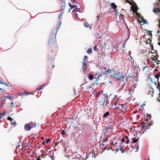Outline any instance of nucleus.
Masks as SVG:
<instances>
[{"label":"nucleus","instance_id":"1","mask_svg":"<svg viewBox=\"0 0 160 160\" xmlns=\"http://www.w3.org/2000/svg\"><path fill=\"white\" fill-rule=\"evenodd\" d=\"M56 34L52 33L50 34V39L48 43V48L51 54L48 55L49 58L53 59L56 55L58 47L57 44L56 36Z\"/></svg>","mask_w":160,"mask_h":160},{"label":"nucleus","instance_id":"2","mask_svg":"<svg viewBox=\"0 0 160 160\" xmlns=\"http://www.w3.org/2000/svg\"><path fill=\"white\" fill-rule=\"evenodd\" d=\"M108 96L103 93V92L100 91L97 94L96 97L98 100L97 102L101 106L104 107L107 106L106 98H108Z\"/></svg>","mask_w":160,"mask_h":160},{"label":"nucleus","instance_id":"3","mask_svg":"<svg viewBox=\"0 0 160 160\" xmlns=\"http://www.w3.org/2000/svg\"><path fill=\"white\" fill-rule=\"evenodd\" d=\"M115 79L123 81L124 74L123 73H121L120 72H116L115 75L113 78V79Z\"/></svg>","mask_w":160,"mask_h":160},{"label":"nucleus","instance_id":"4","mask_svg":"<svg viewBox=\"0 0 160 160\" xmlns=\"http://www.w3.org/2000/svg\"><path fill=\"white\" fill-rule=\"evenodd\" d=\"M155 4L156 6L158 8H155L153 9L152 11L155 13L160 14V0H158Z\"/></svg>","mask_w":160,"mask_h":160},{"label":"nucleus","instance_id":"5","mask_svg":"<svg viewBox=\"0 0 160 160\" xmlns=\"http://www.w3.org/2000/svg\"><path fill=\"white\" fill-rule=\"evenodd\" d=\"M116 71L114 70H107V72L105 74L108 77H110L111 78L113 79V78L115 75Z\"/></svg>","mask_w":160,"mask_h":160},{"label":"nucleus","instance_id":"6","mask_svg":"<svg viewBox=\"0 0 160 160\" xmlns=\"http://www.w3.org/2000/svg\"><path fill=\"white\" fill-rule=\"evenodd\" d=\"M81 87L82 92H85L89 88L91 87V86L87 83H85L82 84L81 86Z\"/></svg>","mask_w":160,"mask_h":160},{"label":"nucleus","instance_id":"7","mask_svg":"<svg viewBox=\"0 0 160 160\" xmlns=\"http://www.w3.org/2000/svg\"><path fill=\"white\" fill-rule=\"evenodd\" d=\"M95 78L96 79L95 82H96L98 81H100L102 78H105V77L102 73H96L95 75Z\"/></svg>","mask_w":160,"mask_h":160},{"label":"nucleus","instance_id":"8","mask_svg":"<svg viewBox=\"0 0 160 160\" xmlns=\"http://www.w3.org/2000/svg\"><path fill=\"white\" fill-rule=\"evenodd\" d=\"M75 17L79 19H82V14L81 12L78 11H77L74 13Z\"/></svg>","mask_w":160,"mask_h":160},{"label":"nucleus","instance_id":"9","mask_svg":"<svg viewBox=\"0 0 160 160\" xmlns=\"http://www.w3.org/2000/svg\"><path fill=\"white\" fill-rule=\"evenodd\" d=\"M36 126V125H35L34 126H30L28 124H26L24 126V128L27 131H28L30 130L31 128H34Z\"/></svg>","mask_w":160,"mask_h":160},{"label":"nucleus","instance_id":"10","mask_svg":"<svg viewBox=\"0 0 160 160\" xmlns=\"http://www.w3.org/2000/svg\"><path fill=\"white\" fill-rule=\"evenodd\" d=\"M116 108L120 109L123 112H125L126 110V108H124L123 107V105L122 104L119 105V107H117Z\"/></svg>","mask_w":160,"mask_h":160},{"label":"nucleus","instance_id":"11","mask_svg":"<svg viewBox=\"0 0 160 160\" xmlns=\"http://www.w3.org/2000/svg\"><path fill=\"white\" fill-rule=\"evenodd\" d=\"M153 60L154 61V63H155L156 67H160V61L155 59H153Z\"/></svg>","mask_w":160,"mask_h":160},{"label":"nucleus","instance_id":"12","mask_svg":"<svg viewBox=\"0 0 160 160\" xmlns=\"http://www.w3.org/2000/svg\"><path fill=\"white\" fill-rule=\"evenodd\" d=\"M131 8L133 13H135L137 12V11L138 10V8L137 6H132L131 7Z\"/></svg>","mask_w":160,"mask_h":160},{"label":"nucleus","instance_id":"13","mask_svg":"<svg viewBox=\"0 0 160 160\" xmlns=\"http://www.w3.org/2000/svg\"><path fill=\"white\" fill-rule=\"evenodd\" d=\"M147 126L146 124L144 122H143L141 124V128L143 129H147Z\"/></svg>","mask_w":160,"mask_h":160},{"label":"nucleus","instance_id":"14","mask_svg":"<svg viewBox=\"0 0 160 160\" xmlns=\"http://www.w3.org/2000/svg\"><path fill=\"white\" fill-rule=\"evenodd\" d=\"M85 62L84 61H83V63H82V69H83V70H84L86 69L87 68V64L85 63Z\"/></svg>","mask_w":160,"mask_h":160},{"label":"nucleus","instance_id":"15","mask_svg":"<svg viewBox=\"0 0 160 160\" xmlns=\"http://www.w3.org/2000/svg\"><path fill=\"white\" fill-rule=\"evenodd\" d=\"M65 3H63V4H62L61 7V10L62 12L64 10L65 7Z\"/></svg>","mask_w":160,"mask_h":160},{"label":"nucleus","instance_id":"16","mask_svg":"<svg viewBox=\"0 0 160 160\" xmlns=\"http://www.w3.org/2000/svg\"><path fill=\"white\" fill-rule=\"evenodd\" d=\"M111 6L112 8L114 10L116 9L117 7V5L113 2L111 3Z\"/></svg>","mask_w":160,"mask_h":160},{"label":"nucleus","instance_id":"17","mask_svg":"<svg viewBox=\"0 0 160 160\" xmlns=\"http://www.w3.org/2000/svg\"><path fill=\"white\" fill-rule=\"evenodd\" d=\"M110 115L109 112H106L103 115L102 117L103 118H106L107 116H109Z\"/></svg>","mask_w":160,"mask_h":160},{"label":"nucleus","instance_id":"18","mask_svg":"<svg viewBox=\"0 0 160 160\" xmlns=\"http://www.w3.org/2000/svg\"><path fill=\"white\" fill-rule=\"evenodd\" d=\"M151 63H152L151 65V67L153 68L155 66H156V65L155 63H154V61L153 59V60L151 61Z\"/></svg>","mask_w":160,"mask_h":160},{"label":"nucleus","instance_id":"19","mask_svg":"<svg viewBox=\"0 0 160 160\" xmlns=\"http://www.w3.org/2000/svg\"><path fill=\"white\" fill-rule=\"evenodd\" d=\"M88 77L89 79L90 80H92L94 78V75L90 73Z\"/></svg>","mask_w":160,"mask_h":160},{"label":"nucleus","instance_id":"20","mask_svg":"<svg viewBox=\"0 0 160 160\" xmlns=\"http://www.w3.org/2000/svg\"><path fill=\"white\" fill-rule=\"evenodd\" d=\"M32 93L29 92L27 91H24L23 93L22 94V95H23V94H25L26 95H31L32 94Z\"/></svg>","mask_w":160,"mask_h":160},{"label":"nucleus","instance_id":"21","mask_svg":"<svg viewBox=\"0 0 160 160\" xmlns=\"http://www.w3.org/2000/svg\"><path fill=\"white\" fill-rule=\"evenodd\" d=\"M68 5L70 7V8L71 9L74 8H76L77 7V6L75 5H72L71 4V3H68Z\"/></svg>","mask_w":160,"mask_h":160},{"label":"nucleus","instance_id":"22","mask_svg":"<svg viewBox=\"0 0 160 160\" xmlns=\"http://www.w3.org/2000/svg\"><path fill=\"white\" fill-rule=\"evenodd\" d=\"M45 85H44L42 86H41L40 88H38L37 89V91H39L41 90H42L43 88L44 87Z\"/></svg>","mask_w":160,"mask_h":160},{"label":"nucleus","instance_id":"23","mask_svg":"<svg viewBox=\"0 0 160 160\" xmlns=\"http://www.w3.org/2000/svg\"><path fill=\"white\" fill-rule=\"evenodd\" d=\"M84 25L86 27L90 28V29L91 28V26L89 25L88 23H85Z\"/></svg>","mask_w":160,"mask_h":160},{"label":"nucleus","instance_id":"24","mask_svg":"<svg viewBox=\"0 0 160 160\" xmlns=\"http://www.w3.org/2000/svg\"><path fill=\"white\" fill-rule=\"evenodd\" d=\"M132 80H133L132 82L134 81V80H135V81L136 82L138 81V79L137 77H133L132 78Z\"/></svg>","mask_w":160,"mask_h":160},{"label":"nucleus","instance_id":"25","mask_svg":"<svg viewBox=\"0 0 160 160\" xmlns=\"http://www.w3.org/2000/svg\"><path fill=\"white\" fill-rule=\"evenodd\" d=\"M135 13L136 14V15H137V16L141 18H142L141 17V14L140 13H138L137 12H135Z\"/></svg>","mask_w":160,"mask_h":160},{"label":"nucleus","instance_id":"26","mask_svg":"<svg viewBox=\"0 0 160 160\" xmlns=\"http://www.w3.org/2000/svg\"><path fill=\"white\" fill-rule=\"evenodd\" d=\"M87 52L88 53L90 54L92 52V48H89L88 49L87 51Z\"/></svg>","mask_w":160,"mask_h":160},{"label":"nucleus","instance_id":"27","mask_svg":"<svg viewBox=\"0 0 160 160\" xmlns=\"http://www.w3.org/2000/svg\"><path fill=\"white\" fill-rule=\"evenodd\" d=\"M160 77V72H159L155 76V78H157L158 79V78Z\"/></svg>","mask_w":160,"mask_h":160},{"label":"nucleus","instance_id":"28","mask_svg":"<svg viewBox=\"0 0 160 160\" xmlns=\"http://www.w3.org/2000/svg\"><path fill=\"white\" fill-rule=\"evenodd\" d=\"M132 142L133 143H135L137 142L138 140V138H132Z\"/></svg>","mask_w":160,"mask_h":160},{"label":"nucleus","instance_id":"29","mask_svg":"<svg viewBox=\"0 0 160 160\" xmlns=\"http://www.w3.org/2000/svg\"><path fill=\"white\" fill-rule=\"evenodd\" d=\"M141 19L142 21H143V23L144 24H145V23H147V21L146 20H144L142 17V18H141Z\"/></svg>","mask_w":160,"mask_h":160},{"label":"nucleus","instance_id":"30","mask_svg":"<svg viewBox=\"0 0 160 160\" xmlns=\"http://www.w3.org/2000/svg\"><path fill=\"white\" fill-rule=\"evenodd\" d=\"M123 149V147L122 145H120L119 146V148L118 149V151L119 150H122Z\"/></svg>","mask_w":160,"mask_h":160},{"label":"nucleus","instance_id":"31","mask_svg":"<svg viewBox=\"0 0 160 160\" xmlns=\"http://www.w3.org/2000/svg\"><path fill=\"white\" fill-rule=\"evenodd\" d=\"M88 58V57L87 56H85L83 58V61H85Z\"/></svg>","mask_w":160,"mask_h":160},{"label":"nucleus","instance_id":"32","mask_svg":"<svg viewBox=\"0 0 160 160\" xmlns=\"http://www.w3.org/2000/svg\"><path fill=\"white\" fill-rule=\"evenodd\" d=\"M93 49L95 51H98V49H97V45H95V46L94 47Z\"/></svg>","mask_w":160,"mask_h":160},{"label":"nucleus","instance_id":"33","mask_svg":"<svg viewBox=\"0 0 160 160\" xmlns=\"http://www.w3.org/2000/svg\"><path fill=\"white\" fill-rule=\"evenodd\" d=\"M147 34L150 35L151 36H152V31H148L147 32Z\"/></svg>","mask_w":160,"mask_h":160},{"label":"nucleus","instance_id":"34","mask_svg":"<svg viewBox=\"0 0 160 160\" xmlns=\"http://www.w3.org/2000/svg\"><path fill=\"white\" fill-rule=\"evenodd\" d=\"M147 43H150L151 41V39H149V38H148L147 39Z\"/></svg>","mask_w":160,"mask_h":160},{"label":"nucleus","instance_id":"35","mask_svg":"<svg viewBox=\"0 0 160 160\" xmlns=\"http://www.w3.org/2000/svg\"><path fill=\"white\" fill-rule=\"evenodd\" d=\"M11 124L12 125H16V122L13 120V121L11 122Z\"/></svg>","mask_w":160,"mask_h":160},{"label":"nucleus","instance_id":"36","mask_svg":"<svg viewBox=\"0 0 160 160\" xmlns=\"http://www.w3.org/2000/svg\"><path fill=\"white\" fill-rule=\"evenodd\" d=\"M133 63H134V62H133L132 63V68H133V69H135L136 68V66L135 65H133Z\"/></svg>","mask_w":160,"mask_h":160},{"label":"nucleus","instance_id":"37","mask_svg":"<svg viewBox=\"0 0 160 160\" xmlns=\"http://www.w3.org/2000/svg\"><path fill=\"white\" fill-rule=\"evenodd\" d=\"M8 120H9L11 122L13 121V119L11 117H8Z\"/></svg>","mask_w":160,"mask_h":160},{"label":"nucleus","instance_id":"38","mask_svg":"<svg viewBox=\"0 0 160 160\" xmlns=\"http://www.w3.org/2000/svg\"><path fill=\"white\" fill-rule=\"evenodd\" d=\"M65 133L64 132V131L63 130H62V131H61V134L62 135H65Z\"/></svg>","mask_w":160,"mask_h":160},{"label":"nucleus","instance_id":"39","mask_svg":"<svg viewBox=\"0 0 160 160\" xmlns=\"http://www.w3.org/2000/svg\"><path fill=\"white\" fill-rule=\"evenodd\" d=\"M5 98L9 99V100H10L11 99H12V98H11V97L9 96H6L5 97Z\"/></svg>","mask_w":160,"mask_h":160},{"label":"nucleus","instance_id":"40","mask_svg":"<svg viewBox=\"0 0 160 160\" xmlns=\"http://www.w3.org/2000/svg\"><path fill=\"white\" fill-rule=\"evenodd\" d=\"M47 155H44V154H42L41 156V157L42 158H45V157Z\"/></svg>","mask_w":160,"mask_h":160},{"label":"nucleus","instance_id":"41","mask_svg":"<svg viewBox=\"0 0 160 160\" xmlns=\"http://www.w3.org/2000/svg\"><path fill=\"white\" fill-rule=\"evenodd\" d=\"M101 45H102V47H105L106 46V44L104 42H103V45H102V42H101Z\"/></svg>","mask_w":160,"mask_h":160},{"label":"nucleus","instance_id":"42","mask_svg":"<svg viewBox=\"0 0 160 160\" xmlns=\"http://www.w3.org/2000/svg\"><path fill=\"white\" fill-rule=\"evenodd\" d=\"M3 106V104L2 101H0V106L2 107Z\"/></svg>","mask_w":160,"mask_h":160},{"label":"nucleus","instance_id":"43","mask_svg":"<svg viewBox=\"0 0 160 160\" xmlns=\"http://www.w3.org/2000/svg\"><path fill=\"white\" fill-rule=\"evenodd\" d=\"M50 141V139L48 138V139H47V140L46 141V143H48Z\"/></svg>","mask_w":160,"mask_h":160},{"label":"nucleus","instance_id":"44","mask_svg":"<svg viewBox=\"0 0 160 160\" xmlns=\"http://www.w3.org/2000/svg\"><path fill=\"white\" fill-rule=\"evenodd\" d=\"M154 53L155 54V56H156L157 55V51L156 50H154Z\"/></svg>","mask_w":160,"mask_h":160},{"label":"nucleus","instance_id":"45","mask_svg":"<svg viewBox=\"0 0 160 160\" xmlns=\"http://www.w3.org/2000/svg\"><path fill=\"white\" fill-rule=\"evenodd\" d=\"M0 84H5V83H4L3 82V81H2V80L0 81Z\"/></svg>","mask_w":160,"mask_h":160},{"label":"nucleus","instance_id":"46","mask_svg":"<svg viewBox=\"0 0 160 160\" xmlns=\"http://www.w3.org/2000/svg\"><path fill=\"white\" fill-rule=\"evenodd\" d=\"M121 141L122 142H123L124 141H125V139L124 138H122L121 140Z\"/></svg>","mask_w":160,"mask_h":160},{"label":"nucleus","instance_id":"47","mask_svg":"<svg viewBox=\"0 0 160 160\" xmlns=\"http://www.w3.org/2000/svg\"><path fill=\"white\" fill-rule=\"evenodd\" d=\"M129 139H127V141H126V144H128L129 143Z\"/></svg>","mask_w":160,"mask_h":160},{"label":"nucleus","instance_id":"48","mask_svg":"<svg viewBox=\"0 0 160 160\" xmlns=\"http://www.w3.org/2000/svg\"><path fill=\"white\" fill-rule=\"evenodd\" d=\"M62 3V4H63V3H65V0H61Z\"/></svg>","mask_w":160,"mask_h":160},{"label":"nucleus","instance_id":"49","mask_svg":"<svg viewBox=\"0 0 160 160\" xmlns=\"http://www.w3.org/2000/svg\"><path fill=\"white\" fill-rule=\"evenodd\" d=\"M158 26L160 28V19L159 20V24L158 25Z\"/></svg>","mask_w":160,"mask_h":160},{"label":"nucleus","instance_id":"50","mask_svg":"<svg viewBox=\"0 0 160 160\" xmlns=\"http://www.w3.org/2000/svg\"><path fill=\"white\" fill-rule=\"evenodd\" d=\"M52 159V160H54V157L53 156L50 157Z\"/></svg>","mask_w":160,"mask_h":160},{"label":"nucleus","instance_id":"51","mask_svg":"<svg viewBox=\"0 0 160 160\" xmlns=\"http://www.w3.org/2000/svg\"><path fill=\"white\" fill-rule=\"evenodd\" d=\"M121 152L122 153H123L124 152H125V150H123L122 149V150H121Z\"/></svg>","mask_w":160,"mask_h":160},{"label":"nucleus","instance_id":"52","mask_svg":"<svg viewBox=\"0 0 160 160\" xmlns=\"http://www.w3.org/2000/svg\"><path fill=\"white\" fill-rule=\"evenodd\" d=\"M159 98H158V101H160V93H159Z\"/></svg>","mask_w":160,"mask_h":160},{"label":"nucleus","instance_id":"53","mask_svg":"<svg viewBox=\"0 0 160 160\" xmlns=\"http://www.w3.org/2000/svg\"><path fill=\"white\" fill-rule=\"evenodd\" d=\"M2 115H4L5 114V111H4L3 112V113H2Z\"/></svg>","mask_w":160,"mask_h":160},{"label":"nucleus","instance_id":"54","mask_svg":"<svg viewBox=\"0 0 160 160\" xmlns=\"http://www.w3.org/2000/svg\"><path fill=\"white\" fill-rule=\"evenodd\" d=\"M0 90H2V92H4V91L2 90V88H0Z\"/></svg>","mask_w":160,"mask_h":160},{"label":"nucleus","instance_id":"55","mask_svg":"<svg viewBox=\"0 0 160 160\" xmlns=\"http://www.w3.org/2000/svg\"><path fill=\"white\" fill-rule=\"evenodd\" d=\"M117 144V142H115L114 144V145L115 146H116Z\"/></svg>","mask_w":160,"mask_h":160},{"label":"nucleus","instance_id":"56","mask_svg":"<svg viewBox=\"0 0 160 160\" xmlns=\"http://www.w3.org/2000/svg\"><path fill=\"white\" fill-rule=\"evenodd\" d=\"M62 13H61V14L60 15L59 17V18H60V17L61 16H62Z\"/></svg>","mask_w":160,"mask_h":160},{"label":"nucleus","instance_id":"57","mask_svg":"<svg viewBox=\"0 0 160 160\" xmlns=\"http://www.w3.org/2000/svg\"><path fill=\"white\" fill-rule=\"evenodd\" d=\"M52 69H53V68L54 67V64H52Z\"/></svg>","mask_w":160,"mask_h":160},{"label":"nucleus","instance_id":"58","mask_svg":"<svg viewBox=\"0 0 160 160\" xmlns=\"http://www.w3.org/2000/svg\"><path fill=\"white\" fill-rule=\"evenodd\" d=\"M125 47V45L124 44H123L122 46V47L123 48H124Z\"/></svg>","mask_w":160,"mask_h":160},{"label":"nucleus","instance_id":"59","mask_svg":"<svg viewBox=\"0 0 160 160\" xmlns=\"http://www.w3.org/2000/svg\"><path fill=\"white\" fill-rule=\"evenodd\" d=\"M125 138H126L127 139H129L128 138V136H125Z\"/></svg>","mask_w":160,"mask_h":160},{"label":"nucleus","instance_id":"60","mask_svg":"<svg viewBox=\"0 0 160 160\" xmlns=\"http://www.w3.org/2000/svg\"><path fill=\"white\" fill-rule=\"evenodd\" d=\"M42 144L43 145H45V142H42Z\"/></svg>","mask_w":160,"mask_h":160},{"label":"nucleus","instance_id":"61","mask_svg":"<svg viewBox=\"0 0 160 160\" xmlns=\"http://www.w3.org/2000/svg\"><path fill=\"white\" fill-rule=\"evenodd\" d=\"M100 83H101V84H104V82H100Z\"/></svg>","mask_w":160,"mask_h":160},{"label":"nucleus","instance_id":"62","mask_svg":"<svg viewBox=\"0 0 160 160\" xmlns=\"http://www.w3.org/2000/svg\"><path fill=\"white\" fill-rule=\"evenodd\" d=\"M154 71H158V69H157L155 68V69H154Z\"/></svg>","mask_w":160,"mask_h":160},{"label":"nucleus","instance_id":"63","mask_svg":"<svg viewBox=\"0 0 160 160\" xmlns=\"http://www.w3.org/2000/svg\"><path fill=\"white\" fill-rule=\"evenodd\" d=\"M11 104L12 105L13 104V102H12L11 103Z\"/></svg>","mask_w":160,"mask_h":160},{"label":"nucleus","instance_id":"64","mask_svg":"<svg viewBox=\"0 0 160 160\" xmlns=\"http://www.w3.org/2000/svg\"><path fill=\"white\" fill-rule=\"evenodd\" d=\"M158 44L160 46V42H158Z\"/></svg>","mask_w":160,"mask_h":160}]
</instances>
